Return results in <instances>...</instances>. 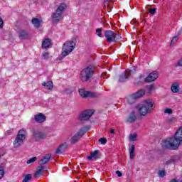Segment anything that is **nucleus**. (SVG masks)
<instances>
[{
    "label": "nucleus",
    "instance_id": "1",
    "mask_svg": "<svg viewBox=\"0 0 182 182\" xmlns=\"http://www.w3.org/2000/svg\"><path fill=\"white\" fill-rule=\"evenodd\" d=\"M182 141V127L178 129L175 133V136L167 139H165L162 142V146L165 149L169 150H176L181 144Z\"/></svg>",
    "mask_w": 182,
    "mask_h": 182
},
{
    "label": "nucleus",
    "instance_id": "2",
    "mask_svg": "<svg viewBox=\"0 0 182 182\" xmlns=\"http://www.w3.org/2000/svg\"><path fill=\"white\" fill-rule=\"evenodd\" d=\"M136 109L141 116H146V114L151 113V110L154 109V104H153V100L150 99L145 100L143 104L136 107Z\"/></svg>",
    "mask_w": 182,
    "mask_h": 182
},
{
    "label": "nucleus",
    "instance_id": "3",
    "mask_svg": "<svg viewBox=\"0 0 182 182\" xmlns=\"http://www.w3.org/2000/svg\"><path fill=\"white\" fill-rule=\"evenodd\" d=\"M95 73V67L93 65H88L82 69L80 73V79L81 82H89L93 77Z\"/></svg>",
    "mask_w": 182,
    "mask_h": 182
},
{
    "label": "nucleus",
    "instance_id": "4",
    "mask_svg": "<svg viewBox=\"0 0 182 182\" xmlns=\"http://www.w3.org/2000/svg\"><path fill=\"white\" fill-rule=\"evenodd\" d=\"M26 136H28V132L25 129H21L18 131L16 137L14 141V146L16 149H18L23 146L26 140Z\"/></svg>",
    "mask_w": 182,
    "mask_h": 182
},
{
    "label": "nucleus",
    "instance_id": "5",
    "mask_svg": "<svg viewBox=\"0 0 182 182\" xmlns=\"http://www.w3.org/2000/svg\"><path fill=\"white\" fill-rule=\"evenodd\" d=\"M76 42H77L76 38H73L71 41H67L63 44L62 52L63 58H66L68 55L73 52V49H75L76 46Z\"/></svg>",
    "mask_w": 182,
    "mask_h": 182
},
{
    "label": "nucleus",
    "instance_id": "6",
    "mask_svg": "<svg viewBox=\"0 0 182 182\" xmlns=\"http://www.w3.org/2000/svg\"><path fill=\"white\" fill-rule=\"evenodd\" d=\"M65 9H66V4L65 3L60 4L57 8L55 12L51 16L53 22L58 23L60 21H62V15H63Z\"/></svg>",
    "mask_w": 182,
    "mask_h": 182
},
{
    "label": "nucleus",
    "instance_id": "7",
    "mask_svg": "<svg viewBox=\"0 0 182 182\" xmlns=\"http://www.w3.org/2000/svg\"><path fill=\"white\" fill-rule=\"evenodd\" d=\"M90 130V127L86 126L81 128L79 132H77L70 139V143L72 144H76L87 132Z\"/></svg>",
    "mask_w": 182,
    "mask_h": 182
},
{
    "label": "nucleus",
    "instance_id": "8",
    "mask_svg": "<svg viewBox=\"0 0 182 182\" xmlns=\"http://www.w3.org/2000/svg\"><path fill=\"white\" fill-rule=\"evenodd\" d=\"M105 36L107 39V42L109 43L111 42L116 43L117 41H120V39H122L120 36L110 30H107L105 31Z\"/></svg>",
    "mask_w": 182,
    "mask_h": 182
},
{
    "label": "nucleus",
    "instance_id": "9",
    "mask_svg": "<svg viewBox=\"0 0 182 182\" xmlns=\"http://www.w3.org/2000/svg\"><path fill=\"white\" fill-rule=\"evenodd\" d=\"M46 137H48L46 133L38 129L32 130V138L35 141H41V140H45Z\"/></svg>",
    "mask_w": 182,
    "mask_h": 182
},
{
    "label": "nucleus",
    "instance_id": "10",
    "mask_svg": "<svg viewBox=\"0 0 182 182\" xmlns=\"http://www.w3.org/2000/svg\"><path fill=\"white\" fill-rule=\"evenodd\" d=\"M93 114V110L88 109L82 112L79 115V120L82 121H86L89 120L90 117H92V115Z\"/></svg>",
    "mask_w": 182,
    "mask_h": 182
},
{
    "label": "nucleus",
    "instance_id": "11",
    "mask_svg": "<svg viewBox=\"0 0 182 182\" xmlns=\"http://www.w3.org/2000/svg\"><path fill=\"white\" fill-rule=\"evenodd\" d=\"M159 77V73L157 71H153L144 79L146 82H154Z\"/></svg>",
    "mask_w": 182,
    "mask_h": 182
},
{
    "label": "nucleus",
    "instance_id": "12",
    "mask_svg": "<svg viewBox=\"0 0 182 182\" xmlns=\"http://www.w3.org/2000/svg\"><path fill=\"white\" fill-rule=\"evenodd\" d=\"M79 93L82 97H97V95L90 91H85L83 89L79 90Z\"/></svg>",
    "mask_w": 182,
    "mask_h": 182
},
{
    "label": "nucleus",
    "instance_id": "13",
    "mask_svg": "<svg viewBox=\"0 0 182 182\" xmlns=\"http://www.w3.org/2000/svg\"><path fill=\"white\" fill-rule=\"evenodd\" d=\"M34 120L36 123H44L46 121V116L42 113H38L34 116Z\"/></svg>",
    "mask_w": 182,
    "mask_h": 182
},
{
    "label": "nucleus",
    "instance_id": "14",
    "mask_svg": "<svg viewBox=\"0 0 182 182\" xmlns=\"http://www.w3.org/2000/svg\"><path fill=\"white\" fill-rule=\"evenodd\" d=\"M100 151L99 150H95L94 151H92L90 153V155L87 156L88 160H93L95 159V160H97L98 159H100Z\"/></svg>",
    "mask_w": 182,
    "mask_h": 182
},
{
    "label": "nucleus",
    "instance_id": "15",
    "mask_svg": "<svg viewBox=\"0 0 182 182\" xmlns=\"http://www.w3.org/2000/svg\"><path fill=\"white\" fill-rule=\"evenodd\" d=\"M137 120V116L136 115V112L132 111L130 112L127 119V123H133Z\"/></svg>",
    "mask_w": 182,
    "mask_h": 182
},
{
    "label": "nucleus",
    "instance_id": "16",
    "mask_svg": "<svg viewBox=\"0 0 182 182\" xmlns=\"http://www.w3.org/2000/svg\"><path fill=\"white\" fill-rule=\"evenodd\" d=\"M50 157H52V155L50 154H46L43 156V159L38 161L39 166H43V164H46L47 163H49Z\"/></svg>",
    "mask_w": 182,
    "mask_h": 182
},
{
    "label": "nucleus",
    "instance_id": "17",
    "mask_svg": "<svg viewBox=\"0 0 182 182\" xmlns=\"http://www.w3.org/2000/svg\"><path fill=\"white\" fill-rule=\"evenodd\" d=\"M42 86H43L46 90H48V92H52V90H53V82L52 81H48L47 82H43Z\"/></svg>",
    "mask_w": 182,
    "mask_h": 182
},
{
    "label": "nucleus",
    "instance_id": "18",
    "mask_svg": "<svg viewBox=\"0 0 182 182\" xmlns=\"http://www.w3.org/2000/svg\"><path fill=\"white\" fill-rule=\"evenodd\" d=\"M43 49H49V48H52V43L50 42V39L46 38L42 43Z\"/></svg>",
    "mask_w": 182,
    "mask_h": 182
},
{
    "label": "nucleus",
    "instance_id": "19",
    "mask_svg": "<svg viewBox=\"0 0 182 182\" xmlns=\"http://www.w3.org/2000/svg\"><path fill=\"white\" fill-rule=\"evenodd\" d=\"M129 76H130V74L129 73V70H125V72L119 76V82H126V80L129 79Z\"/></svg>",
    "mask_w": 182,
    "mask_h": 182
},
{
    "label": "nucleus",
    "instance_id": "20",
    "mask_svg": "<svg viewBox=\"0 0 182 182\" xmlns=\"http://www.w3.org/2000/svg\"><path fill=\"white\" fill-rule=\"evenodd\" d=\"M66 149H68V144H63L55 150V153L56 154H61L62 151H65Z\"/></svg>",
    "mask_w": 182,
    "mask_h": 182
},
{
    "label": "nucleus",
    "instance_id": "21",
    "mask_svg": "<svg viewBox=\"0 0 182 182\" xmlns=\"http://www.w3.org/2000/svg\"><path fill=\"white\" fill-rule=\"evenodd\" d=\"M41 22L42 21L37 18H33L31 20V23L33 25L34 28H36L37 29H38V28H41Z\"/></svg>",
    "mask_w": 182,
    "mask_h": 182
},
{
    "label": "nucleus",
    "instance_id": "22",
    "mask_svg": "<svg viewBox=\"0 0 182 182\" xmlns=\"http://www.w3.org/2000/svg\"><path fill=\"white\" fill-rule=\"evenodd\" d=\"M171 90L173 93H178L180 90V85L178 82H175L172 85Z\"/></svg>",
    "mask_w": 182,
    "mask_h": 182
},
{
    "label": "nucleus",
    "instance_id": "23",
    "mask_svg": "<svg viewBox=\"0 0 182 182\" xmlns=\"http://www.w3.org/2000/svg\"><path fill=\"white\" fill-rule=\"evenodd\" d=\"M28 31L25 30H21L19 32V38L21 40L28 39Z\"/></svg>",
    "mask_w": 182,
    "mask_h": 182
},
{
    "label": "nucleus",
    "instance_id": "24",
    "mask_svg": "<svg viewBox=\"0 0 182 182\" xmlns=\"http://www.w3.org/2000/svg\"><path fill=\"white\" fill-rule=\"evenodd\" d=\"M146 94V91L144 90H139L138 92L132 94L136 99H139V97H143Z\"/></svg>",
    "mask_w": 182,
    "mask_h": 182
},
{
    "label": "nucleus",
    "instance_id": "25",
    "mask_svg": "<svg viewBox=\"0 0 182 182\" xmlns=\"http://www.w3.org/2000/svg\"><path fill=\"white\" fill-rule=\"evenodd\" d=\"M42 170H45V166H38L37 171L34 173V176L41 177V176H42Z\"/></svg>",
    "mask_w": 182,
    "mask_h": 182
},
{
    "label": "nucleus",
    "instance_id": "26",
    "mask_svg": "<svg viewBox=\"0 0 182 182\" xmlns=\"http://www.w3.org/2000/svg\"><path fill=\"white\" fill-rule=\"evenodd\" d=\"M135 150H136V146L134 145H132L129 147V157L132 159L134 157V156H136Z\"/></svg>",
    "mask_w": 182,
    "mask_h": 182
},
{
    "label": "nucleus",
    "instance_id": "27",
    "mask_svg": "<svg viewBox=\"0 0 182 182\" xmlns=\"http://www.w3.org/2000/svg\"><path fill=\"white\" fill-rule=\"evenodd\" d=\"M136 100H137V98L133 94L129 95L127 98L129 105H133L134 103H136Z\"/></svg>",
    "mask_w": 182,
    "mask_h": 182
},
{
    "label": "nucleus",
    "instance_id": "28",
    "mask_svg": "<svg viewBox=\"0 0 182 182\" xmlns=\"http://www.w3.org/2000/svg\"><path fill=\"white\" fill-rule=\"evenodd\" d=\"M32 180V174L28 173L24 176V178L22 182H29Z\"/></svg>",
    "mask_w": 182,
    "mask_h": 182
},
{
    "label": "nucleus",
    "instance_id": "29",
    "mask_svg": "<svg viewBox=\"0 0 182 182\" xmlns=\"http://www.w3.org/2000/svg\"><path fill=\"white\" fill-rule=\"evenodd\" d=\"M158 176L160 178H163L164 177H166V170H159L158 171Z\"/></svg>",
    "mask_w": 182,
    "mask_h": 182
},
{
    "label": "nucleus",
    "instance_id": "30",
    "mask_svg": "<svg viewBox=\"0 0 182 182\" xmlns=\"http://www.w3.org/2000/svg\"><path fill=\"white\" fill-rule=\"evenodd\" d=\"M137 140V134H129V141H136Z\"/></svg>",
    "mask_w": 182,
    "mask_h": 182
},
{
    "label": "nucleus",
    "instance_id": "31",
    "mask_svg": "<svg viewBox=\"0 0 182 182\" xmlns=\"http://www.w3.org/2000/svg\"><path fill=\"white\" fill-rule=\"evenodd\" d=\"M146 89L148 93H151V91L153 90V89H154V85H146Z\"/></svg>",
    "mask_w": 182,
    "mask_h": 182
},
{
    "label": "nucleus",
    "instance_id": "32",
    "mask_svg": "<svg viewBox=\"0 0 182 182\" xmlns=\"http://www.w3.org/2000/svg\"><path fill=\"white\" fill-rule=\"evenodd\" d=\"M36 160H38V158L36 156H34L30 159L28 161H27V164H32V163H35Z\"/></svg>",
    "mask_w": 182,
    "mask_h": 182
},
{
    "label": "nucleus",
    "instance_id": "33",
    "mask_svg": "<svg viewBox=\"0 0 182 182\" xmlns=\"http://www.w3.org/2000/svg\"><path fill=\"white\" fill-rule=\"evenodd\" d=\"M128 73L129 74V76L131 73H136V67H131L129 69H127Z\"/></svg>",
    "mask_w": 182,
    "mask_h": 182
},
{
    "label": "nucleus",
    "instance_id": "34",
    "mask_svg": "<svg viewBox=\"0 0 182 182\" xmlns=\"http://www.w3.org/2000/svg\"><path fill=\"white\" fill-rule=\"evenodd\" d=\"M4 176H5V171L2 166H0V180H2Z\"/></svg>",
    "mask_w": 182,
    "mask_h": 182
},
{
    "label": "nucleus",
    "instance_id": "35",
    "mask_svg": "<svg viewBox=\"0 0 182 182\" xmlns=\"http://www.w3.org/2000/svg\"><path fill=\"white\" fill-rule=\"evenodd\" d=\"M98 141L99 143H101V144H106V143H107V139L106 138H100Z\"/></svg>",
    "mask_w": 182,
    "mask_h": 182
},
{
    "label": "nucleus",
    "instance_id": "36",
    "mask_svg": "<svg viewBox=\"0 0 182 182\" xmlns=\"http://www.w3.org/2000/svg\"><path fill=\"white\" fill-rule=\"evenodd\" d=\"M156 11H157V8L156 7L149 9V12L151 14V15H154V14H156Z\"/></svg>",
    "mask_w": 182,
    "mask_h": 182
},
{
    "label": "nucleus",
    "instance_id": "37",
    "mask_svg": "<svg viewBox=\"0 0 182 182\" xmlns=\"http://www.w3.org/2000/svg\"><path fill=\"white\" fill-rule=\"evenodd\" d=\"M164 113H167L168 114H171L173 113V109H171L170 108H166L164 110Z\"/></svg>",
    "mask_w": 182,
    "mask_h": 182
},
{
    "label": "nucleus",
    "instance_id": "38",
    "mask_svg": "<svg viewBox=\"0 0 182 182\" xmlns=\"http://www.w3.org/2000/svg\"><path fill=\"white\" fill-rule=\"evenodd\" d=\"M177 41H178V36H174L171 41V45L175 42H177Z\"/></svg>",
    "mask_w": 182,
    "mask_h": 182
},
{
    "label": "nucleus",
    "instance_id": "39",
    "mask_svg": "<svg viewBox=\"0 0 182 182\" xmlns=\"http://www.w3.org/2000/svg\"><path fill=\"white\" fill-rule=\"evenodd\" d=\"M96 32H97V33H98V34H97L98 36H99L100 38H102V28H97V29L96 30Z\"/></svg>",
    "mask_w": 182,
    "mask_h": 182
},
{
    "label": "nucleus",
    "instance_id": "40",
    "mask_svg": "<svg viewBox=\"0 0 182 182\" xmlns=\"http://www.w3.org/2000/svg\"><path fill=\"white\" fill-rule=\"evenodd\" d=\"M171 163H177V160L176 159H171L166 161V164H171Z\"/></svg>",
    "mask_w": 182,
    "mask_h": 182
},
{
    "label": "nucleus",
    "instance_id": "41",
    "mask_svg": "<svg viewBox=\"0 0 182 182\" xmlns=\"http://www.w3.org/2000/svg\"><path fill=\"white\" fill-rule=\"evenodd\" d=\"M4 28V20L0 16V29H2Z\"/></svg>",
    "mask_w": 182,
    "mask_h": 182
},
{
    "label": "nucleus",
    "instance_id": "42",
    "mask_svg": "<svg viewBox=\"0 0 182 182\" xmlns=\"http://www.w3.org/2000/svg\"><path fill=\"white\" fill-rule=\"evenodd\" d=\"M49 58V53L46 52L43 54V59H48Z\"/></svg>",
    "mask_w": 182,
    "mask_h": 182
},
{
    "label": "nucleus",
    "instance_id": "43",
    "mask_svg": "<svg viewBox=\"0 0 182 182\" xmlns=\"http://www.w3.org/2000/svg\"><path fill=\"white\" fill-rule=\"evenodd\" d=\"M116 174L117 175L118 177H122L123 176V173L120 171H117Z\"/></svg>",
    "mask_w": 182,
    "mask_h": 182
},
{
    "label": "nucleus",
    "instance_id": "44",
    "mask_svg": "<svg viewBox=\"0 0 182 182\" xmlns=\"http://www.w3.org/2000/svg\"><path fill=\"white\" fill-rule=\"evenodd\" d=\"M178 66H182V58L178 62Z\"/></svg>",
    "mask_w": 182,
    "mask_h": 182
},
{
    "label": "nucleus",
    "instance_id": "45",
    "mask_svg": "<svg viewBox=\"0 0 182 182\" xmlns=\"http://www.w3.org/2000/svg\"><path fill=\"white\" fill-rule=\"evenodd\" d=\"M135 85L136 86H139V85H140V82L137 81V80H135Z\"/></svg>",
    "mask_w": 182,
    "mask_h": 182
},
{
    "label": "nucleus",
    "instance_id": "46",
    "mask_svg": "<svg viewBox=\"0 0 182 182\" xmlns=\"http://www.w3.org/2000/svg\"><path fill=\"white\" fill-rule=\"evenodd\" d=\"M174 120H176V119H174V118H171V119H168V122H173V121H174Z\"/></svg>",
    "mask_w": 182,
    "mask_h": 182
},
{
    "label": "nucleus",
    "instance_id": "47",
    "mask_svg": "<svg viewBox=\"0 0 182 182\" xmlns=\"http://www.w3.org/2000/svg\"><path fill=\"white\" fill-rule=\"evenodd\" d=\"M110 133L111 134H114V129H111Z\"/></svg>",
    "mask_w": 182,
    "mask_h": 182
},
{
    "label": "nucleus",
    "instance_id": "48",
    "mask_svg": "<svg viewBox=\"0 0 182 182\" xmlns=\"http://www.w3.org/2000/svg\"><path fill=\"white\" fill-rule=\"evenodd\" d=\"M182 33V28L180 30V31L178 32V35H181Z\"/></svg>",
    "mask_w": 182,
    "mask_h": 182
},
{
    "label": "nucleus",
    "instance_id": "49",
    "mask_svg": "<svg viewBox=\"0 0 182 182\" xmlns=\"http://www.w3.org/2000/svg\"><path fill=\"white\" fill-rule=\"evenodd\" d=\"M141 77H142V76H141V75H140V76H139V79H141Z\"/></svg>",
    "mask_w": 182,
    "mask_h": 182
},
{
    "label": "nucleus",
    "instance_id": "50",
    "mask_svg": "<svg viewBox=\"0 0 182 182\" xmlns=\"http://www.w3.org/2000/svg\"><path fill=\"white\" fill-rule=\"evenodd\" d=\"M109 0H105V2H107Z\"/></svg>",
    "mask_w": 182,
    "mask_h": 182
},
{
    "label": "nucleus",
    "instance_id": "51",
    "mask_svg": "<svg viewBox=\"0 0 182 182\" xmlns=\"http://www.w3.org/2000/svg\"><path fill=\"white\" fill-rule=\"evenodd\" d=\"M181 182H182V180L181 181Z\"/></svg>",
    "mask_w": 182,
    "mask_h": 182
}]
</instances>
